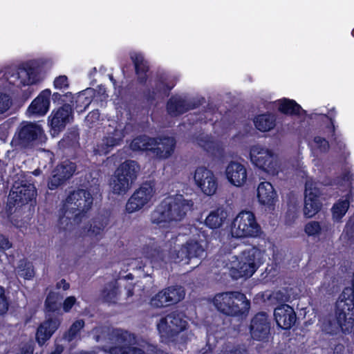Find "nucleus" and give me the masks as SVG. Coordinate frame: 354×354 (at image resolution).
Segmentation results:
<instances>
[{
    "instance_id": "nucleus-22",
    "label": "nucleus",
    "mask_w": 354,
    "mask_h": 354,
    "mask_svg": "<svg viewBox=\"0 0 354 354\" xmlns=\"http://www.w3.org/2000/svg\"><path fill=\"white\" fill-rule=\"evenodd\" d=\"M35 195L36 191L32 185H15L10 192L8 201L10 203L24 204L35 198Z\"/></svg>"
},
{
    "instance_id": "nucleus-45",
    "label": "nucleus",
    "mask_w": 354,
    "mask_h": 354,
    "mask_svg": "<svg viewBox=\"0 0 354 354\" xmlns=\"http://www.w3.org/2000/svg\"><path fill=\"white\" fill-rule=\"evenodd\" d=\"M149 260L153 267L158 266L160 261H162V254L157 250H153L150 254L147 257Z\"/></svg>"
},
{
    "instance_id": "nucleus-10",
    "label": "nucleus",
    "mask_w": 354,
    "mask_h": 354,
    "mask_svg": "<svg viewBox=\"0 0 354 354\" xmlns=\"http://www.w3.org/2000/svg\"><path fill=\"white\" fill-rule=\"evenodd\" d=\"M230 232L235 238L255 237L260 233V227L252 212L242 211L234 218Z\"/></svg>"
},
{
    "instance_id": "nucleus-60",
    "label": "nucleus",
    "mask_w": 354,
    "mask_h": 354,
    "mask_svg": "<svg viewBox=\"0 0 354 354\" xmlns=\"http://www.w3.org/2000/svg\"><path fill=\"white\" fill-rule=\"evenodd\" d=\"M230 242L231 241H230L229 243H223V247L224 250L227 249L228 245H230Z\"/></svg>"
},
{
    "instance_id": "nucleus-7",
    "label": "nucleus",
    "mask_w": 354,
    "mask_h": 354,
    "mask_svg": "<svg viewBox=\"0 0 354 354\" xmlns=\"http://www.w3.org/2000/svg\"><path fill=\"white\" fill-rule=\"evenodd\" d=\"M139 169V165L133 160L122 163L110 181L112 192L118 195L125 194L131 189Z\"/></svg>"
},
{
    "instance_id": "nucleus-6",
    "label": "nucleus",
    "mask_w": 354,
    "mask_h": 354,
    "mask_svg": "<svg viewBox=\"0 0 354 354\" xmlns=\"http://www.w3.org/2000/svg\"><path fill=\"white\" fill-rule=\"evenodd\" d=\"M193 237L190 238L182 247L175 251L172 259L176 261H185V263H192L196 267L200 263L201 259L204 256L205 250L203 246L205 236L194 227L191 229Z\"/></svg>"
},
{
    "instance_id": "nucleus-24",
    "label": "nucleus",
    "mask_w": 354,
    "mask_h": 354,
    "mask_svg": "<svg viewBox=\"0 0 354 354\" xmlns=\"http://www.w3.org/2000/svg\"><path fill=\"white\" fill-rule=\"evenodd\" d=\"M277 325L284 329L290 328L296 321V315L288 305H281L275 308L274 313Z\"/></svg>"
},
{
    "instance_id": "nucleus-50",
    "label": "nucleus",
    "mask_w": 354,
    "mask_h": 354,
    "mask_svg": "<svg viewBox=\"0 0 354 354\" xmlns=\"http://www.w3.org/2000/svg\"><path fill=\"white\" fill-rule=\"evenodd\" d=\"M293 167L297 176L301 178L306 176V172L302 162L298 161L295 165H293Z\"/></svg>"
},
{
    "instance_id": "nucleus-35",
    "label": "nucleus",
    "mask_w": 354,
    "mask_h": 354,
    "mask_svg": "<svg viewBox=\"0 0 354 354\" xmlns=\"http://www.w3.org/2000/svg\"><path fill=\"white\" fill-rule=\"evenodd\" d=\"M92 93L91 89H86L83 93H79L76 97V109L77 111L81 112L84 111L90 104L91 102V95Z\"/></svg>"
},
{
    "instance_id": "nucleus-18",
    "label": "nucleus",
    "mask_w": 354,
    "mask_h": 354,
    "mask_svg": "<svg viewBox=\"0 0 354 354\" xmlns=\"http://www.w3.org/2000/svg\"><path fill=\"white\" fill-rule=\"evenodd\" d=\"M44 137V131L37 123L24 122L19 129L17 138L19 144L26 146L32 142L40 140Z\"/></svg>"
},
{
    "instance_id": "nucleus-47",
    "label": "nucleus",
    "mask_w": 354,
    "mask_h": 354,
    "mask_svg": "<svg viewBox=\"0 0 354 354\" xmlns=\"http://www.w3.org/2000/svg\"><path fill=\"white\" fill-rule=\"evenodd\" d=\"M8 309V303L5 296L4 289L0 287V315L4 314Z\"/></svg>"
},
{
    "instance_id": "nucleus-20",
    "label": "nucleus",
    "mask_w": 354,
    "mask_h": 354,
    "mask_svg": "<svg viewBox=\"0 0 354 354\" xmlns=\"http://www.w3.org/2000/svg\"><path fill=\"white\" fill-rule=\"evenodd\" d=\"M75 165L69 160H65L57 166L48 183V187L54 189L70 178L75 171Z\"/></svg>"
},
{
    "instance_id": "nucleus-48",
    "label": "nucleus",
    "mask_w": 354,
    "mask_h": 354,
    "mask_svg": "<svg viewBox=\"0 0 354 354\" xmlns=\"http://www.w3.org/2000/svg\"><path fill=\"white\" fill-rule=\"evenodd\" d=\"M76 304V298L73 296H69L65 299L63 302L62 308L65 313L69 312L72 307Z\"/></svg>"
},
{
    "instance_id": "nucleus-43",
    "label": "nucleus",
    "mask_w": 354,
    "mask_h": 354,
    "mask_svg": "<svg viewBox=\"0 0 354 354\" xmlns=\"http://www.w3.org/2000/svg\"><path fill=\"white\" fill-rule=\"evenodd\" d=\"M12 104V100L8 95L0 93V114L9 110Z\"/></svg>"
},
{
    "instance_id": "nucleus-29",
    "label": "nucleus",
    "mask_w": 354,
    "mask_h": 354,
    "mask_svg": "<svg viewBox=\"0 0 354 354\" xmlns=\"http://www.w3.org/2000/svg\"><path fill=\"white\" fill-rule=\"evenodd\" d=\"M227 212L223 208H218L209 212L205 218V225L211 229H218L225 222Z\"/></svg>"
},
{
    "instance_id": "nucleus-40",
    "label": "nucleus",
    "mask_w": 354,
    "mask_h": 354,
    "mask_svg": "<svg viewBox=\"0 0 354 354\" xmlns=\"http://www.w3.org/2000/svg\"><path fill=\"white\" fill-rule=\"evenodd\" d=\"M304 232L308 236L317 237L322 232V227L317 221H310L305 225Z\"/></svg>"
},
{
    "instance_id": "nucleus-55",
    "label": "nucleus",
    "mask_w": 354,
    "mask_h": 354,
    "mask_svg": "<svg viewBox=\"0 0 354 354\" xmlns=\"http://www.w3.org/2000/svg\"><path fill=\"white\" fill-rule=\"evenodd\" d=\"M230 354H247V351L243 348H236L230 352Z\"/></svg>"
},
{
    "instance_id": "nucleus-17",
    "label": "nucleus",
    "mask_w": 354,
    "mask_h": 354,
    "mask_svg": "<svg viewBox=\"0 0 354 354\" xmlns=\"http://www.w3.org/2000/svg\"><path fill=\"white\" fill-rule=\"evenodd\" d=\"M224 173L227 182L234 187H241L247 183V168L238 161H230L227 165Z\"/></svg>"
},
{
    "instance_id": "nucleus-9",
    "label": "nucleus",
    "mask_w": 354,
    "mask_h": 354,
    "mask_svg": "<svg viewBox=\"0 0 354 354\" xmlns=\"http://www.w3.org/2000/svg\"><path fill=\"white\" fill-rule=\"evenodd\" d=\"M93 203V198L88 191L80 189L73 192L68 197L64 205V216L67 219H75L82 213L88 211Z\"/></svg>"
},
{
    "instance_id": "nucleus-62",
    "label": "nucleus",
    "mask_w": 354,
    "mask_h": 354,
    "mask_svg": "<svg viewBox=\"0 0 354 354\" xmlns=\"http://www.w3.org/2000/svg\"><path fill=\"white\" fill-rule=\"evenodd\" d=\"M33 173L35 175H39V174L38 170H35Z\"/></svg>"
},
{
    "instance_id": "nucleus-38",
    "label": "nucleus",
    "mask_w": 354,
    "mask_h": 354,
    "mask_svg": "<svg viewBox=\"0 0 354 354\" xmlns=\"http://www.w3.org/2000/svg\"><path fill=\"white\" fill-rule=\"evenodd\" d=\"M166 289L160 291L151 299V305L156 307H163L171 305L166 292Z\"/></svg>"
},
{
    "instance_id": "nucleus-54",
    "label": "nucleus",
    "mask_w": 354,
    "mask_h": 354,
    "mask_svg": "<svg viewBox=\"0 0 354 354\" xmlns=\"http://www.w3.org/2000/svg\"><path fill=\"white\" fill-rule=\"evenodd\" d=\"M57 287L58 289L66 290L69 288V284L65 280H61L57 283Z\"/></svg>"
},
{
    "instance_id": "nucleus-36",
    "label": "nucleus",
    "mask_w": 354,
    "mask_h": 354,
    "mask_svg": "<svg viewBox=\"0 0 354 354\" xmlns=\"http://www.w3.org/2000/svg\"><path fill=\"white\" fill-rule=\"evenodd\" d=\"M165 289L171 304L178 303L185 297V290L180 286H172Z\"/></svg>"
},
{
    "instance_id": "nucleus-53",
    "label": "nucleus",
    "mask_w": 354,
    "mask_h": 354,
    "mask_svg": "<svg viewBox=\"0 0 354 354\" xmlns=\"http://www.w3.org/2000/svg\"><path fill=\"white\" fill-rule=\"evenodd\" d=\"M100 114L97 111H92L86 118V120L87 122L93 123L95 121L99 120Z\"/></svg>"
},
{
    "instance_id": "nucleus-51",
    "label": "nucleus",
    "mask_w": 354,
    "mask_h": 354,
    "mask_svg": "<svg viewBox=\"0 0 354 354\" xmlns=\"http://www.w3.org/2000/svg\"><path fill=\"white\" fill-rule=\"evenodd\" d=\"M199 145L209 152H213L216 145V144L212 140L207 142H203V140H201L199 142Z\"/></svg>"
},
{
    "instance_id": "nucleus-2",
    "label": "nucleus",
    "mask_w": 354,
    "mask_h": 354,
    "mask_svg": "<svg viewBox=\"0 0 354 354\" xmlns=\"http://www.w3.org/2000/svg\"><path fill=\"white\" fill-rule=\"evenodd\" d=\"M265 260V251L257 248L244 250L227 258L225 267L234 279L250 277Z\"/></svg>"
},
{
    "instance_id": "nucleus-41",
    "label": "nucleus",
    "mask_w": 354,
    "mask_h": 354,
    "mask_svg": "<svg viewBox=\"0 0 354 354\" xmlns=\"http://www.w3.org/2000/svg\"><path fill=\"white\" fill-rule=\"evenodd\" d=\"M310 145L314 150L319 152H326L329 149L328 142L320 136H315L310 142Z\"/></svg>"
},
{
    "instance_id": "nucleus-56",
    "label": "nucleus",
    "mask_w": 354,
    "mask_h": 354,
    "mask_svg": "<svg viewBox=\"0 0 354 354\" xmlns=\"http://www.w3.org/2000/svg\"><path fill=\"white\" fill-rule=\"evenodd\" d=\"M63 351V348L61 346H58L55 348V350L51 354H60Z\"/></svg>"
},
{
    "instance_id": "nucleus-63",
    "label": "nucleus",
    "mask_w": 354,
    "mask_h": 354,
    "mask_svg": "<svg viewBox=\"0 0 354 354\" xmlns=\"http://www.w3.org/2000/svg\"><path fill=\"white\" fill-rule=\"evenodd\" d=\"M130 295H133V293H131V291L129 290V296H130Z\"/></svg>"
},
{
    "instance_id": "nucleus-37",
    "label": "nucleus",
    "mask_w": 354,
    "mask_h": 354,
    "mask_svg": "<svg viewBox=\"0 0 354 354\" xmlns=\"http://www.w3.org/2000/svg\"><path fill=\"white\" fill-rule=\"evenodd\" d=\"M17 274L26 279H30L35 275L33 266L30 263L21 261L17 268Z\"/></svg>"
},
{
    "instance_id": "nucleus-13",
    "label": "nucleus",
    "mask_w": 354,
    "mask_h": 354,
    "mask_svg": "<svg viewBox=\"0 0 354 354\" xmlns=\"http://www.w3.org/2000/svg\"><path fill=\"white\" fill-rule=\"evenodd\" d=\"M320 194L317 183L313 179H308L305 186L304 208V214L306 217L311 218L314 216L321 209Z\"/></svg>"
},
{
    "instance_id": "nucleus-5",
    "label": "nucleus",
    "mask_w": 354,
    "mask_h": 354,
    "mask_svg": "<svg viewBox=\"0 0 354 354\" xmlns=\"http://www.w3.org/2000/svg\"><path fill=\"white\" fill-rule=\"evenodd\" d=\"M213 304L218 311L230 316L247 313L250 306L245 295L239 292L216 294L213 299Z\"/></svg>"
},
{
    "instance_id": "nucleus-46",
    "label": "nucleus",
    "mask_w": 354,
    "mask_h": 354,
    "mask_svg": "<svg viewBox=\"0 0 354 354\" xmlns=\"http://www.w3.org/2000/svg\"><path fill=\"white\" fill-rule=\"evenodd\" d=\"M68 86V78L65 75H60L54 80V86L57 89L66 88Z\"/></svg>"
},
{
    "instance_id": "nucleus-34",
    "label": "nucleus",
    "mask_w": 354,
    "mask_h": 354,
    "mask_svg": "<svg viewBox=\"0 0 354 354\" xmlns=\"http://www.w3.org/2000/svg\"><path fill=\"white\" fill-rule=\"evenodd\" d=\"M187 110H188V107L185 100L180 97H173L168 102L167 111L171 115H176Z\"/></svg>"
},
{
    "instance_id": "nucleus-30",
    "label": "nucleus",
    "mask_w": 354,
    "mask_h": 354,
    "mask_svg": "<svg viewBox=\"0 0 354 354\" xmlns=\"http://www.w3.org/2000/svg\"><path fill=\"white\" fill-rule=\"evenodd\" d=\"M254 123L258 130L262 132H267L274 128L276 118L271 113L261 114L255 118Z\"/></svg>"
},
{
    "instance_id": "nucleus-21",
    "label": "nucleus",
    "mask_w": 354,
    "mask_h": 354,
    "mask_svg": "<svg viewBox=\"0 0 354 354\" xmlns=\"http://www.w3.org/2000/svg\"><path fill=\"white\" fill-rule=\"evenodd\" d=\"M50 96L51 91L49 89L42 91L28 106L27 114L29 116L46 115L50 109Z\"/></svg>"
},
{
    "instance_id": "nucleus-15",
    "label": "nucleus",
    "mask_w": 354,
    "mask_h": 354,
    "mask_svg": "<svg viewBox=\"0 0 354 354\" xmlns=\"http://www.w3.org/2000/svg\"><path fill=\"white\" fill-rule=\"evenodd\" d=\"M187 320L180 314L172 313L160 319L158 330L162 337H169L186 328Z\"/></svg>"
},
{
    "instance_id": "nucleus-33",
    "label": "nucleus",
    "mask_w": 354,
    "mask_h": 354,
    "mask_svg": "<svg viewBox=\"0 0 354 354\" xmlns=\"http://www.w3.org/2000/svg\"><path fill=\"white\" fill-rule=\"evenodd\" d=\"M154 143V138H151L147 136H140L131 141L130 148L133 151L151 150Z\"/></svg>"
},
{
    "instance_id": "nucleus-44",
    "label": "nucleus",
    "mask_w": 354,
    "mask_h": 354,
    "mask_svg": "<svg viewBox=\"0 0 354 354\" xmlns=\"http://www.w3.org/2000/svg\"><path fill=\"white\" fill-rule=\"evenodd\" d=\"M83 326L84 322L82 320H78L74 322L68 330L67 335L68 340H72Z\"/></svg>"
},
{
    "instance_id": "nucleus-42",
    "label": "nucleus",
    "mask_w": 354,
    "mask_h": 354,
    "mask_svg": "<svg viewBox=\"0 0 354 354\" xmlns=\"http://www.w3.org/2000/svg\"><path fill=\"white\" fill-rule=\"evenodd\" d=\"M46 308L48 311L55 312L59 308V296L57 293L50 292L46 300Z\"/></svg>"
},
{
    "instance_id": "nucleus-28",
    "label": "nucleus",
    "mask_w": 354,
    "mask_h": 354,
    "mask_svg": "<svg viewBox=\"0 0 354 354\" xmlns=\"http://www.w3.org/2000/svg\"><path fill=\"white\" fill-rule=\"evenodd\" d=\"M353 194L350 190L348 194L339 198L332 207L333 219L339 221L347 212L350 203L353 200Z\"/></svg>"
},
{
    "instance_id": "nucleus-31",
    "label": "nucleus",
    "mask_w": 354,
    "mask_h": 354,
    "mask_svg": "<svg viewBox=\"0 0 354 354\" xmlns=\"http://www.w3.org/2000/svg\"><path fill=\"white\" fill-rule=\"evenodd\" d=\"M131 59L134 64L136 72L139 79L143 81L146 77V73L149 68L147 61L144 59L143 55L138 52H132Z\"/></svg>"
},
{
    "instance_id": "nucleus-58",
    "label": "nucleus",
    "mask_w": 354,
    "mask_h": 354,
    "mask_svg": "<svg viewBox=\"0 0 354 354\" xmlns=\"http://www.w3.org/2000/svg\"><path fill=\"white\" fill-rule=\"evenodd\" d=\"M21 354H32V351L30 348L26 349L22 351Z\"/></svg>"
},
{
    "instance_id": "nucleus-49",
    "label": "nucleus",
    "mask_w": 354,
    "mask_h": 354,
    "mask_svg": "<svg viewBox=\"0 0 354 354\" xmlns=\"http://www.w3.org/2000/svg\"><path fill=\"white\" fill-rule=\"evenodd\" d=\"M104 225L100 222H95L90 228V232L92 234L98 235L100 234L104 229Z\"/></svg>"
},
{
    "instance_id": "nucleus-11",
    "label": "nucleus",
    "mask_w": 354,
    "mask_h": 354,
    "mask_svg": "<svg viewBox=\"0 0 354 354\" xmlns=\"http://www.w3.org/2000/svg\"><path fill=\"white\" fill-rule=\"evenodd\" d=\"M196 188L203 194L214 195L218 188V180L214 172L205 166L197 167L192 174Z\"/></svg>"
},
{
    "instance_id": "nucleus-12",
    "label": "nucleus",
    "mask_w": 354,
    "mask_h": 354,
    "mask_svg": "<svg viewBox=\"0 0 354 354\" xmlns=\"http://www.w3.org/2000/svg\"><path fill=\"white\" fill-rule=\"evenodd\" d=\"M127 129L129 127L122 124H115V126L110 125L107 129V136L97 145L95 151L100 155H105L109 153L113 147L120 143L125 136Z\"/></svg>"
},
{
    "instance_id": "nucleus-1",
    "label": "nucleus",
    "mask_w": 354,
    "mask_h": 354,
    "mask_svg": "<svg viewBox=\"0 0 354 354\" xmlns=\"http://www.w3.org/2000/svg\"><path fill=\"white\" fill-rule=\"evenodd\" d=\"M192 206L193 202L184 198L182 195L169 196L152 212L151 221L161 226L179 222L185 217Z\"/></svg>"
},
{
    "instance_id": "nucleus-59",
    "label": "nucleus",
    "mask_w": 354,
    "mask_h": 354,
    "mask_svg": "<svg viewBox=\"0 0 354 354\" xmlns=\"http://www.w3.org/2000/svg\"><path fill=\"white\" fill-rule=\"evenodd\" d=\"M277 298L281 301H288L289 300V297L288 298L287 297H285V296H282L281 297H277Z\"/></svg>"
},
{
    "instance_id": "nucleus-25",
    "label": "nucleus",
    "mask_w": 354,
    "mask_h": 354,
    "mask_svg": "<svg viewBox=\"0 0 354 354\" xmlns=\"http://www.w3.org/2000/svg\"><path fill=\"white\" fill-rule=\"evenodd\" d=\"M257 191L258 201L260 204L271 207L277 201V194L270 183L261 182L259 184Z\"/></svg>"
},
{
    "instance_id": "nucleus-4",
    "label": "nucleus",
    "mask_w": 354,
    "mask_h": 354,
    "mask_svg": "<svg viewBox=\"0 0 354 354\" xmlns=\"http://www.w3.org/2000/svg\"><path fill=\"white\" fill-rule=\"evenodd\" d=\"M346 304L342 301H337L335 316L328 315L322 317L319 321L322 332L330 336H335L342 331L344 334H350L354 327V311H346Z\"/></svg>"
},
{
    "instance_id": "nucleus-19",
    "label": "nucleus",
    "mask_w": 354,
    "mask_h": 354,
    "mask_svg": "<svg viewBox=\"0 0 354 354\" xmlns=\"http://www.w3.org/2000/svg\"><path fill=\"white\" fill-rule=\"evenodd\" d=\"M133 339L132 335L127 332L117 331L115 336L116 345L109 348V353L111 354H144L140 349L129 346Z\"/></svg>"
},
{
    "instance_id": "nucleus-26",
    "label": "nucleus",
    "mask_w": 354,
    "mask_h": 354,
    "mask_svg": "<svg viewBox=\"0 0 354 354\" xmlns=\"http://www.w3.org/2000/svg\"><path fill=\"white\" fill-rule=\"evenodd\" d=\"M176 146V140L173 138H164L158 140L155 139L152 151L158 159H167L174 153Z\"/></svg>"
},
{
    "instance_id": "nucleus-39",
    "label": "nucleus",
    "mask_w": 354,
    "mask_h": 354,
    "mask_svg": "<svg viewBox=\"0 0 354 354\" xmlns=\"http://www.w3.org/2000/svg\"><path fill=\"white\" fill-rule=\"evenodd\" d=\"M118 290L115 284H108L102 291V298L108 302H113L117 299Z\"/></svg>"
},
{
    "instance_id": "nucleus-23",
    "label": "nucleus",
    "mask_w": 354,
    "mask_h": 354,
    "mask_svg": "<svg viewBox=\"0 0 354 354\" xmlns=\"http://www.w3.org/2000/svg\"><path fill=\"white\" fill-rule=\"evenodd\" d=\"M270 330L268 316L264 313L257 314L252 319L250 332L252 337L257 340L266 337Z\"/></svg>"
},
{
    "instance_id": "nucleus-3",
    "label": "nucleus",
    "mask_w": 354,
    "mask_h": 354,
    "mask_svg": "<svg viewBox=\"0 0 354 354\" xmlns=\"http://www.w3.org/2000/svg\"><path fill=\"white\" fill-rule=\"evenodd\" d=\"M4 90H12V87L22 88L39 82L41 80L39 63L32 60L21 64L15 71L1 72Z\"/></svg>"
},
{
    "instance_id": "nucleus-64",
    "label": "nucleus",
    "mask_w": 354,
    "mask_h": 354,
    "mask_svg": "<svg viewBox=\"0 0 354 354\" xmlns=\"http://www.w3.org/2000/svg\"><path fill=\"white\" fill-rule=\"evenodd\" d=\"M232 248H235V245H230V249H231Z\"/></svg>"
},
{
    "instance_id": "nucleus-57",
    "label": "nucleus",
    "mask_w": 354,
    "mask_h": 354,
    "mask_svg": "<svg viewBox=\"0 0 354 354\" xmlns=\"http://www.w3.org/2000/svg\"><path fill=\"white\" fill-rule=\"evenodd\" d=\"M174 86V84L172 83L171 84H167V83L164 84V88H162L164 91H168L171 89Z\"/></svg>"
},
{
    "instance_id": "nucleus-14",
    "label": "nucleus",
    "mask_w": 354,
    "mask_h": 354,
    "mask_svg": "<svg viewBox=\"0 0 354 354\" xmlns=\"http://www.w3.org/2000/svg\"><path fill=\"white\" fill-rule=\"evenodd\" d=\"M72 120V109L69 105H64L62 107L53 110L48 117L50 133L53 136L58 135Z\"/></svg>"
},
{
    "instance_id": "nucleus-52",
    "label": "nucleus",
    "mask_w": 354,
    "mask_h": 354,
    "mask_svg": "<svg viewBox=\"0 0 354 354\" xmlns=\"http://www.w3.org/2000/svg\"><path fill=\"white\" fill-rule=\"evenodd\" d=\"M11 247L12 244L10 243L8 239L3 235H0V250H6L10 249Z\"/></svg>"
},
{
    "instance_id": "nucleus-16",
    "label": "nucleus",
    "mask_w": 354,
    "mask_h": 354,
    "mask_svg": "<svg viewBox=\"0 0 354 354\" xmlns=\"http://www.w3.org/2000/svg\"><path fill=\"white\" fill-rule=\"evenodd\" d=\"M154 195L153 187L149 184L142 185L129 199L126 209L129 213L135 212L151 201Z\"/></svg>"
},
{
    "instance_id": "nucleus-27",
    "label": "nucleus",
    "mask_w": 354,
    "mask_h": 354,
    "mask_svg": "<svg viewBox=\"0 0 354 354\" xmlns=\"http://www.w3.org/2000/svg\"><path fill=\"white\" fill-rule=\"evenodd\" d=\"M58 318L48 319L40 324L36 333V339L39 344L43 345L49 339L60 324Z\"/></svg>"
},
{
    "instance_id": "nucleus-8",
    "label": "nucleus",
    "mask_w": 354,
    "mask_h": 354,
    "mask_svg": "<svg viewBox=\"0 0 354 354\" xmlns=\"http://www.w3.org/2000/svg\"><path fill=\"white\" fill-rule=\"evenodd\" d=\"M251 163L271 176H276L281 170V165L277 156L268 148L255 145L250 149Z\"/></svg>"
},
{
    "instance_id": "nucleus-61",
    "label": "nucleus",
    "mask_w": 354,
    "mask_h": 354,
    "mask_svg": "<svg viewBox=\"0 0 354 354\" xmlns=\"http://www.w3.org/2000/svg\"><path fill=\"white\" fill-rule=\"evenodd\" d=\"M330 123H331V129H332V131L334 132L335 131V126L333 124V121L330 119Z\"/></svg>"
},
{
    "instance_id": "nucleus-32",
    "label": "nucleus",
    "mask_w": 354,
    "mask_h": 354,
    "mask_svg": "<svg viewBox=\"0 0 354 354\" xmlns=\"http://www.w3.org/2000/svg\"><path fill=\"white\" fill-rule=\"evenodd\" d=\"M274 104L280 112L285 114H299L301 109L295 101L286 98L275 101Z\"/></svg>"
}]
</instances>
